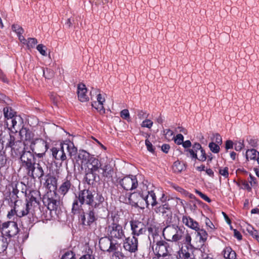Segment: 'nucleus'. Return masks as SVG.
<instances>
[{
  "instance_id": "obj_31",
  "label": "nucleus",
  "mask_w": 259,
  "mask_h": 259,
  "mask_svg": "<svg viewBox=\"0 0 259 259\" xmlns=\"http://www.w3.org/2000/svg\"><path fill=\"white\" fill-rule=\"evenodd\" d=\"M82 205L83 204H81V203H79V200L76 198V199L74 200L72 204L71 209L72 213L74 214L78 213L81 214V212L83 211L82 208Z\"/></svg>"
},
{
  "instance_id": "obj_44",
  "label": "nucleus",
  "mask_w": 259,
  "mask_h": 259,
  "mask_svg": "<svg viewBox=\"0 0 259 259\" xmlns=\"http://www.w3.org/2000/svg\"><path fill=\"white\" fill-rule=\"evenodd\" d=\"M103 103H98V106H96L97 103L96 102V101H95L92 103V107L96 109L101 113L103 114L105 113V109L103 106Z\"/></svg>"
},
{
  "instance_id": "obj_60",
  "label": "nucleus",
  "mask_w": 259,
  "mask_h": 259,
  "mask_svg": "<svg viewBox=\"0 0 259 259\" xmlns=\"http://www.w3.org/2000/svg\"><path fill=\"white\" fill-rule=\"evenodd\" d=\"M17 211H16V209L15 208V205H14V208L12 209L10 211H9L7 217L11 219L13 216H14L15 214L17 215Z\"/></svg>"
},
{
  "instance_id": "obj_39",
  "label": "nucleus",
  "mask_w": 259,
  "mask_h": 259,
  "mask_svg": "<svg viewBox=\"0 0 259 259\" xmlns=\"http://www.w3.org/2000/svg\"><path fill=\"white\" fill-rule=\"evenodd\" d=\"M3 149L4 146L0 144V168L4 166L7 162L6 156Z\"/></svg>"
},
{
  "instance_id": "obj_7",
  "label": "nucleus",
  "mask_w": 259,
  "mask_h": 259,
  "mask_svg": "<svg viewBox=\"0 0 259 259\" xmlns=\"http://www.w3.org/2000/svg\"><path fill=\"white\" fill-rule=\"evenodd\" d=\"M95 195V191L88 189L79 191L76 197L81 204H85L92 207V205L94 204Z\"/></svg>"
},
{
  "instance_id": "obj_57",
  "label": "nucleus",
  "mask_w": 259,
  "mask_h": 259,
  "mask_svg": "<svg viewBox=\"0 0 259 259\" xmlns=\"http://www.w3.org/2000/svg\"><path fill=\"white\" fill-rule=\"evenodd\" d=\"M219 173L225 178H227L229 175L228 168L227 167H224L223 169H220Z\"/></svg>"
},
{
  "instance_id": "obj_38",
  "label": "nucleus",
  "mask_w": 259,
  "mask_h": 259,
  "mask_svg": "<svg viewBox=\"0 0 259 259\" xmlns=\"http://www.w3.org/2000/svg\"><path fill=\"white\" fill-rule=\"evenodd\" d=\"M96 177L94 171H88L85 174L84 179L89 185H93L95 181Z\"/></svg>"
},
{
  "instance_id": "obj_61",
  "label": "nucleus",
  "mask_w": 259,
  "mask_h": 259,
  "mask_svg": "<svg viewBox=\"0 0 259 259\" xmlns=\"http://www.w3.org/2000/svg\"><path fill=\"white\" fill-rule=\"evenodd\" d=\"M234 232V236L236 237L237 239H238L239 240H240L242 239V235L241 233L237 231L236 229H233Z\"/></svg>"
},
{
  "instance_id": "obj_42",
  "label": "nucleus",
  "mask_w": 259,
  "mask_h": 259,
  "mask_svg": "<svg viewBox=\"0 0 259 259\" xmlns=\"http://www.w3.org/2000/svg\"><path fill=\"white\" fill-rule=\"evenodd\" d=\"M42 72L43 73V76L46 79H51L54 76V72L52 70L46 68V69H42Z\"/></svg>"
},
{
  "instance_id": "obj_36",
  "label": "nucleus",
  "mask_w": 259,
  "mask_h": 259,
  "mask_svg": "<svg viewBox=\"0 0 259 259\" xmlns=\"http://www.w3.org/2000/svg\"><path fill=\"white\" fill-rule=\"evenodd\" d=\"M257 156H259V152L254 149L247 150L246 152V158L247 160L256 159Z\"/></svg>"
},
{
  "instance_id": "obj_28",
  "label": "nucleus",
  "mask_w": 259,
  "mask_h": 259,
  "mask_svg": "<svg viewBox=\"0 0 259 259\" xmlns=\"http://www.w3.org/2000/svg\"><path fill=\"white\" fill-rule=\"evenodd\" d=\"M155 211L156 213H161L162 214L167 213V215H168L169 213L171 214V208L167 203H165L164 204L156 207L155 208Z\"/></svg>"
},
{
  "instance_id": "obj_54",
  "label": "nucleus",
  "mask_w": 259,
  "mask_h": 259,
  "mask_svg": "<svg viewBox=\"0 0 259 259\" xmlns=\"http://www.w3.org/2000/svg\"><path fill=\"white\" fill-rule=\"evenodd\" d=\"M184 137L182 134H178L175 138V142L178 145L182 144L183 142Z\"/></svg>"
},
{
  "instance_id": "obj_51",
  "label": "nucleus",
  "mask_w": 259,
  "mask_h": 259,
  "mask_svg": "<svg viewBox=\"0 0 259 259\" xmlns=\"http://www.w3.org/2000/svg\"><path fill=\"white\" fill-rule=\"evenodd\" d=\"M200 154L199 156H197V159L199 161H204L206 160L207 158L206 154L204 151V150L202 148L199 151Z\"/></svg>"
},
{
  "instance_id": "obj_49",
  "label": "nucleus",
  "mask_w": 259,
  "mask_h": 259,
  "mask_svg": "<svg viewBox=\"0 0 259 259\" xmlns=\"http://www.w3.org/2000/svg\"><path fill=\"white\" fill-rule=\"evenodd\" d=\"M36 49L41 55L44 56H47V48L45 46L43 45L42 44H39L37 46Z\"/></svg>"
},
{
  "instance_id": "obj_1",
  "label": "nucleus",
  "mask_w": 259,
  "mask_h": 259,
  "mask_svg": "<svg viewBox=\"0 0 259 259\" xmlns=\"http://www.w3.org/2000/svg\"><path fill=\"white\" fill-rule=\"evenodd\" d=\"M164 238L170 242H178L181 245H191V237L184 227L169 225L163 230Z\"/></svg>"
},
{
  "instance_id": "obj_53",
  "label": "nucleus",
  "mask_w": 259,
  "mask_h": 259,
  "mask_svg": "<svg viewBox=\"0 0 259 259\" xmlns=\"http://www.w3.org/2000/svg\"><path fill=\"white\" fill-rule=\"evenodd\" d=\"M244 147L243 141H239L235 143V150L236 151H240Z\"/></svg>"
},
{
  "instance_id": "obj_6",
  "label": "nucleus",
  "mask_w": 259,
  "mask_h": 259,
  "mask_svg": "<svg viewBox=\"0 0 259 259\" xmlns=\"http://www.w3.org/2000/svg\"><path fill=\"white\" fill-rule=\"evenodd\" d=\"M30 148L38 158H42L48 149L47 142L40 138H36L34 141H32Z\"/></svg>"
},
{
  "instance_id": "obj_62",
  "label": "nucleus",
  "mask_w": 259,
  "mask_h": 259,
  "mask_svg": "<svg viewBox=\"0 0 259 259\" xmlns=\"http://www.w3.org/2000/svg\"><path fill=\"white\" fill-rule=\"evenodd\" d=\"M233 142L231 140H227L226 142L225 148L227 150L233 148Z\"/></svg>"
},
{
  "instance_id": "obj_2",
  "label": "nucleus",
  "mask_w": 259,
  "mask_h": 259,
  "mask_svg": "<svg viewBox=\"0 0 259 259\" xmlns=\"http://www.w3.org/2000/svg\"><path fill=\"white\" fill-rule=\"evenodd\" d=\"M148 238L150 243L153 244L152 247L158 255L157 256L164 257L170 256V252L171 248L167 242L163 240H161L160 236L159 234L157 229L154 227L151 226L148 227Z\"/></svg>"
},
{
  "instance_id": "obj_13",
  "label": "nucleus",
  "mask_w": 259,
  "mask_h": 259,
  "mask_svg": "<svg viewBox=\"0 0 259 259\" xmlns=\"http://www.w3.org/2000/svg\"><path fill=\"white\" fill-rule=\"evenodd\" d=\"M15 208L17 211V216L21 218L27 215L30 209V206H32L31 202L23 203L22 202L16 201L15 202Z\"/></svg>"
},
{
  "instance_id": "obj_30",
  "label": "nucleus",
  "mask_w": 259,
  "mask_h": 259,
  "mask_svg": "<svg viewBox=\"0 0 259 259\" xmlns=\"http://www.w3.org/2000/svg\"><path fill=\"white\" fill-rule=\"evenodd\" d=\"M45 203H47L48 208L50 210H54L57 208L59 201L53 197H48Z\"/></svg>"
},
{
  "instance_id": "obj_58",
  "label": "nucleus",
  "mask_w": 259,
  "mask_h": 259,
  "mask_svg": "<svg viewBox=\"0 0 259 259\" xmlns=\"http://www.w3.org/2000/svg\"><path fill=\"white\" fill-rule=\"evenodd\" d=\"M215 143L221 145L222 143V139L221 136L219 134H215L214 135Z\"/></svg>"
},
{
  "instance_id": "obj_37",
  "label": "nucleus",
  "mask_w": 259,
  "mask_h": 259,
  "mask_svg": "<svg viewBox=\"0 0 259 259\" xmlns=\"http://www.w3.org/2000/svg\"><path fill=\"white\" fill-rule=\"evenodd\" d=\"M9 244L8 240L4 236H0V253L6 251Z\"/></svg>"
},
{
  "instance_id": "obj_12",
  "label": "nucleus",
  "mask_w": 259,
  "mask_h": 259,
  "mask_svg": "<svg viewBox=\"0 0 259 259\" xmlns=\"http://www.w3.org/2000/svg\"><path fill=\"white\" fill-rule=\"evenodd\" d=\"M23 121L19 115L15 116L12 119H10L6 122V125L8 128L13 132H17L21 129Z\"/></svg>"
},
{
  "instance_id": "obj_24",
  "label": "nucleus",
  "mask_w": 259,
  "mask_h": 259,
  "mask_svg": "<svg viewBox=\"0 0 259 259\" xmlns=\"http://www.w3.org/2000/svg\"><path fill=\"white\" fill-rule=\"evenodd\" d=\"M86 166L88 171L95 172L101 168V163L98 159L92 157L89 162H87Z\"/></svg>"
},
{
  "instance_id": "obj_48",
  "label": "nucleus",
  "mask_w": 259,
  "mask_h": 259,
  "mask_svg": "<svg viewBox=\"0 0 259 259\" xmlns=\"http://www.w3.org/2000/svg\"><path fill=\"white\" fill-rule=\"evenodd\" d=\"M37 43V39L35 38H29L27 41L26 45L29 49L33 48Z\"/></svg>"
},
{
  "instance_id": "obj_19",
  "label": "nucleus",
  "mask_w": 259,
  "mask_h": 259,
  "mask_svg": "<svg viewBox=\"0 0 259 259\" xmlns=\"http://www.w3.org/2000/svg\"><path fill=\"white\" fill-rule=\"evenodd\" d=\"M29 175L33 179L40 178L44 176V172L42 166L39 163H34L32 167L27 169Z\"/></svg>"
},
{
  "instance_id": "obj_20",
  "label": "nucleus",
  "mask_w": 259,
  "mask_h": 259,
  "mask_svg": "<svg viewBox=\"0 0 259 259\" xmlns=\"http://www.w3.org/2000/svg\"><path fill=\"white\" fill-rule=\"evenodd\" d=\"M71 176L67 175L63 181L59 188V192L61 195H65L70 189L73 188V185L71 182Z\"/></svg>"
},
{
  "instance_id": "obj_40",
  "label": "nucleus",
  "mask_w": 259,
  "mask_h": 259,
  "mask_svg": "<svg viewBox=\"0 0 259 259\" xmlns=\"http://www.w3.org/2000/svg\"><path fill=\"white\" fill-rule=\"evenodd\" d=\"M196 231L197 232V235L199 236L200 240L204 243L207 238V232L203 229H200V228L199 230Z\"/></svg>"
},
{
  "instance_id": "obj_34",
  "label": "nucleus",
  "mask_w": 259,
  "mask_h": 259,
  "mask_svg": "<svg viewBox=\"0 0 259 259\" xmlns=\"http://www.w3.org/2000/svg\"><path fill=\"white\" fill-rule=\"evenodd\" d=\"M101 169L102 170V174L103 177L108 179L112 178L113 170L109 165H105Z\"/></svg>"
},
{
  "instance_id": "obj_59",
  "label": "nucleus",
  "mask_w": 259,
  "mask_h": 259,
  "mask_svg": "<svg viewBox=\"0 0 259 259\" xmlns=\"http://www.w3.org/2000/svg\"><path fill=\"white\" fill-rule=\"evenodd\" d=\"M247 231L249 234H250L253 237L256 238L258 235L257 231L254 230L253 228L247 229Z\"/></svg>"
},
{
  "instance_id": "obj_14",
  "label": "nucleus",
  "mask_w": 259,
  "mask_h": 259,
  "mask_svg": "<svg viewBox=\"0 0 259 259\" xmlns=\"http://www.w3.org/2000/svg\"><path fill=\"white\" fill-rule=\"evenodd\" d=\"M138 240L136 237L133 236L126 238L123 242L124 249L131 253L138 250Z\"/></svg>"
},
{
  "instance_id": "obj_50",
  "label": "nucleus",
  "mask_w": 259,
  "mask_h": 259,
  "mask_svg": "<svg viewBox=\"0 0 259 259\" xmlns=\"http://www.w3.org/2000/svg\"><path fill=\"white\" fill-rule=\"evenodd\" d=\"M153 122L150 119H145L141 123V126L150 128L153 125Z\"/></svg>"
},
{
  "instance_id": "obj_35",
  "label": "nucleus",
  "mask_w": 259,
  "mask_h": 259,
  "mask_svg": "<svg viewBox=\"0 0 259 259\" xmlns=\"http://www.w3.org/2000/svg\"><path fill=\"white\" fill-rule=\"evenodd\" d=\"M185 169V165L184 163L179 160L175 161L172 166V170L175 173H180Z\"/></svg>"
},
{
  "instance_id": "obj_26",
  "label": "nucleus",
  "mask_w": 259,
  "mask_h": 259,
  "mask_svg": "<svg viewBox=\"0 0 259 259\" xmlns=\"http://www.w3.org/2000/svg\"><path fill=\"white\" fill-rule=\"evenodd\" d=\"M202 149V147L199 143H195L192 146V149H188L185 150V152L187 153L188 155V153L190 154V156L192 158H197V152H199Z\"/></svg>"
},
{
  "instance_id": "obj_32",
  "label": "nucleus",
  "mask_w": 259,
  "mask_h": 259,
  "mask_svg": "<svg viewBox=\"0 0 259 259\" xmlns=\"http://www.w3.org/2000/svg\"><path fill=\"white\" fill-rule=\"evenodd\" d=\"M45 184L48 189L51 190V189L55 190L57 188V179L53 177H49L46 181Z\"/></svg>"
},
{
  "instance_id": "obj_16",
  "label": "nucleus",
  "mask_w": 259,
  "mask_h": 259,
  "mask_svg": "<svg viewBox=\"0 0 259 259\" xmlns=\"http://www.w3.org/2000/svg\"><path fill=\"white\" fill-rule=\"evenodd\" d=\"M20 159L22 163V166L25 167L26 169L31 168L32 164L34 162V155L29 151H25L20 156Z\"/></svg>"
},
{
  "instance_id": "obj_55",
  "label": "nucleus",
  "mask_w": 259,
  "mask_h": 259,
  "mask_svg": "<svg viewBox=\"0 0 259 259\" xmlns=\"http://www.w3.org/2000/svg\"><path fill=\"white\" fill-rule=\"evenodd\" d=\"M145 145L147 147V150L152 153L154 152V148L153 147L152 143L148 140H145Z\"/></svg>"
},
{
  "instance_id": "obj_4",
  "label": "nucleus",
  "mask_w": 259,
  "mask_h": 259,
  "mask_svg": "<svg viewBox=\"0 0 259 259\" xmlns=\"http://www.w3.org/2000/svg\"><path fill=\"white\" fill-rule=\"evenodd\" d=\"M105 231L106 235L113 241L122 240L125 237L122 226L118 223L115 218L112 219V222L108 223Z\"/></svg>"
},
{
  "instance_id": "obj_33",
  "label": "nucleus",
  "mask_w": 259,
  "mask_h": 259,
  "mask_svg": "<svg viewBox=\"0 0 259 259\" xmlns=\"http://www.w3.org/2000/svg\"><path fill=\"white\" fill-rule=\"evenodd\" d=\"M224 256L226 259H236V252L230 247H226L224 251Z\"/></svg>"
},
{
  "instance_id": "obj_21",
  "label": "nucleus",
  "mask_w": 259,
  "mask_h": 259,
  "mask_svg": "<svg viewBox=\"0 0 259 259\" xmlns=\"http://www.w3.org/2000/svg\"><path fill=\"white\" fill-rule=\"evenodd\" d=\"M191 245H186L182 247L179 251V259H195V257L192 251L189 249L188 246Z\"/></svg>"
},
{
  "instance_id": "obj_11",
  "label": "nucleus",
  "mask_w": 259,
  "mask_h": 259,
  "mask_svg": "<svg viewBox=\"0 0 259 259\" xmlns=\"http://www.w3.org/2000/svg\"><path fill=\"white\" fill-rule=\"evenodd\" d=\"M120 184L125 190H133L137 188L138 180L135 176L129 175L120 180Z\"/></svg>"
},
{
  "instance_id": "obj_52",
  "label": "nucleus",
  "mask_w": 259,
  "mask_h": 259,
  "mask_svg": "<svg viewBox=\"0 0 259 259\" xmlns=\"http://www.w3.org/2000/svg\"><path fill=\"white\" fill-rule=\"evenodd\" d=\"M120 116L122 118H123L124 119H126L128 121V120L130 119V114H129L128 110L127 109L122 110L120 112Z\"/></svg>"
},
{
  "instance_id": "obj_47",
  "label": "nucleus",
  "mask_w": 259,
  "mask_h": 259,
  "mask_svg": "<svg viewBox=\"0 0 259 259\" xmlns=\"http://www.w3.org/2000/svg\"><path fill=\"white\" fill-rule=\"evenodd\" d=\"M111 256V259H124L125 258L123 254L119 251H114Z\"/></svg>"
},
{
  "instance_id": "obj_10",
  "label": "nucleus",
  "mask_w": 259,
  "mask_h": 259,
  "mask_svg": "<svg viewBox=\"0 0 259 259\" xmlns=\"http://www.w3.org/2000/svg\"><path fill=\"white\" fill-rule=\"evenodd\" d=\"M112 239L107 235L106 237H102L99 240V247L101 250L109 252H113L117 249L116 243L112 241Z\"/></svg>"
},
{
  "instance_id": "obj_15",
  "label": "nucleus",
  "mask_w": 259,
  "mask_h": 259,
  "mask_svg": "<svg viewBox=\"0 0 259 259\" xmlns=\"http://www.w3.org/2000/svg\"><path fill=\"white\" fill-rule=\"evenodd\" d=\"M131 229L132 234L134 236H139L145 233L148 231V228L146 227L143 223L139 221L131 222Z\"/></svg>"
},
{
  "instance_id": "obj_18",
  "label": "nucleus",
  "mask_w": 259,
  "mask_h": 259,
  "mask_svg": "<svg viewBox=\"0 0 259 259\" xmlns=\"http://www.w3.org/2000/svg\"><path fill=\"white\" fill-rule=\"evenodd\" d=\"M87 219H86V215L83 211H82V213L80 214L79 217L81 224L84 226H90L97 220L95 212L93 208L90 209L89 212L87 213Z\"/></svg>"
},
{
  "instance_id": "obj_29",
  "label": "nucleus",
  "mask_w": 259,
  "mask_h": 259,
  "mask_svg": "<svg viewBox=\"0 0 259 259\" xmlns=\"http://www.w3.org/2000/svg\"><path fill=\"white\" fill-rule=\"evenodd\" d=\"M5 122L9 119L17 116L16 112L10 107H6L3 109Z\"/></svg>"
},
{
  "instance_id": "obj_56",
  "label": "nucleus",
  "mask_w": 259,
  "mask_h": 259,
  "mask_svg": "<svg viewBox=\"0 0 259 259\" xmlns=\"http://www.w3.org/2000/svg\"><path fill=\"white\" fill-rule=\"evenodd\" d=\"M195 192L197 194H198L201 197V198H202L203 199H204L206 201H207L208 202H210L211 201L210 199L208 197H207L206 195H205L204 194L202 193L200 191H198L197 190H195Z\"/></svg>"
},
{
  "instance_id": "obj_3",
  "label": "nucleus",
  "mask_w": 259,
  "mask_h": 259,
  "mask_svg": "<svg viewBox=\"0 0 259 259\" xmlns=\"http://www.w3.org/2000/svg\"><path fill=\"white\" fill-rule=\"evenodd\" d=\"M67 151L70 157L76 155L77 149L74 143L70 140H66L61 144L60 149L54 147L52 149V155L55 159L63 161L67 158L65 153Z\"/></svg>"
},
{
  "instance_id": "obj_45",
  "label": "nucleus",
  "mask_w": 259,
  "mask_h": 259,
  "mask_svg": "<svg viewBox=\"0 0 259 259\" xmlns=\"http://www.w3.org/2000/svg\"><path fill=\"white\" fill-rule=\"evenodd\" d=\"M61 259H76L75 253L72 251H66Z\"/></svg>"
},
{
  "instance_id": "obj_27",
  "label": "nucleus",
  "mask_w": 259,
  "mask_h": 259,
  "mask_svg": "<svg viewBox=\"0 0 259 259\" xmlns=\"http://www.w3.org/2000/svg\"><path fill=\"white\" fill-rule=\"evenodd\" d=\"M91 157L90 153L85 150H79L77 155V160H80L81 165L84 164L86 165L87 162H89Z\"/></svg>"
},
{
  "instance_id": "obj_5",
  "label": "nucleus",
  "mask_w": 259,
  "mask_h": 259,
  "mask_svg": "<svg viewBox=\"0 0 259 259\" xmlns=\"http://www.w3.org/2000/svg\"><path fill=\"white\" fill-rule=\"evenodd\" d=\"M140 189L142 190L144 202L146 203L147 207L149 205L153 207L157 204L154 187L152 184L145 181L140 184Z\"/></svg>"
},
{
  "instance_id": "obj_43",
  "label": "nucleus",
  "mask_w": 259,
  "mask_h": 259,
  "mask_svg": "<svg viewBox=\"0 0 259 259\" xmlns=\"http://www.w3.org/2000/svg\"><path fill=\"white\" fill-rule=\"evenodd\" d=\"M208 147L211 152L214 153H218L219 152L220 148L219 144H216L213 142H210L209 144Z\"/></svg>"
},
{
  "instance_id": "obj_23",
  "label": "nucleus",
  "mask_w": 259,
  "mask_h": 259,
  "mask_svg": "<svg viewBox=\"0 0 259 259\" xmlns=\"http://www.w3.org/2000/svg\"><path fill=\"white\" fill-rule=\"evenodd\" d=\"M19 134L22 140L26 142H29L30 143L32 141H34L33 139L34 134L29 129L26 127H22L19 131Z\"/></svg>"
},
{
  "instance_id": "obj_22",
  "label": "nucleus",
  "mask_w": 259,
  "mask_h": 259,
  "mask_svg": "<svg viewBox=\"0 0 259 259\" xmlns=\"http://www.w3.org/2000/svg\"><path fill=\"white\" fill-rule=\"evenodd\" d=\"M87 88L85 84L79 83L77 85V96L79 100L82 102L88 101L89 97L87 94Z\"/></svg>"
},
{
  "instance_id": "obj_41",
  "label": "nucleus",
  "mask_w": 259,
  "mask_h": 259,
  "mask_svg": "<svg viewBox=\"0 0 259 259\" xmlns=\"http://www.w3.org/2000/svg\"><path fill=\"white\" fill-rule=\"evenodd\" d=\"M104 201V198L103 196L101 194L97 193L96 196V201L94 200V204L92 205V207H98Z\"/></svg>"
},
{
  "instance_id": "obj_25",
  "label": "nucleus",
  "mask_w": 259,
  "mask_h": 259,
  "mask_svg": "<svg viewBox=\"0 0 259 259\" xmlns=\"http://www.w3.org/2000/svg\"><path fill=\"white\" fill-rule=\"evenodd\" d=\"M182 222L186 226L195 231L199 230V227L198 223L190 217L184 215L182 218Z\"/></svg>"
},
{
  "instance_id": "obj_46",
  "label": "nucleus",
  "mask_w": 259,
  "mask_h": 259,
  "mask_svg": "<svg viewBox=\"0 0 259 259\" xmlns=\"http://www.w3.org/2000/svg\"><path fill=\"white\" fill-rule=\"evenodd\" d=\"M12 29L13 31L17 34L18 35L22 34L24 32V30L22 27L17 24H13L12 26Z\"/></svg>"
},
{
  "instance_id": "obj_17",
  "label": "nucleus",
  "mask_w": 259,
  "mask_h": 259,
  "mask_svg": "<svg viewBox=\"0 0 259 259\" xmlns=\"http://www.w3.org/2000/svg\"><path fill=\"white\" fill-rule=\"evenodd\" d=\"M128 199L132 205L135 207H141L144 203L142 190L141 189L139 192H135L131 194Z\"/></svg>"
},
{
  "instance_id": "obj_63",
  "label": "nucleus",
  "mask_w": 259,
  "mask_h": 259,
  "mask_svg": "<svg viewBox=\"0 0 259 259\" xmlns=\"http://www.w3.org/2000/svg\"><path fill=\"white\" fill-rule=\"evenodd\" d=\"M170 148V146L168 144H163L161 146V150L162 151L165 153H167Z\"/></svg>"
},
{
  "instance_id": "obj_8",
  "label": "nucleus",
  "mask_w": 259,
  "mask_h": 259,
  "mask_svg": "<svg viewBox=\"0 0 259 259\" xmlns=\"http://www.w3.org/2000/svg\"><path fill=\"white\" fill-rule=\"evenodd\" d=\"M15 137L10 135L8 146L11 148V155L13 157L20 156L25 150L24 143L20 141H15Z\"/></svg>"
},
{
  "instance_id": "obj_9",
  "label": "nucleus",
  "mask_w": 259,
  "mask_h": 259,
  "mask_svg": "<svg viewBox=\"0 0 259 259\" xmlns=\"http://www.w3.org/2000/svg\"><path fill=\"white\" fill-rule=\"evenodd\" d=\"M0 229L3 234L9 237L15 236L19 232L17 224L14 221L3 223L0 226Z\"/></svg>"
},
{
  "instance_id": "obj_64",
  "label": "nucleus",
  "mask_w": 259,
  "mask_h": 259,
  "mask_svg": "<svg viewBox=\"0 0 259 259\" xmlns=\"http://www.w3.org/2000/svg\"><path fill=\"white\" fill-rule=\"evenodd\" d=\"M79 259H95V257L93 255L86 254L81 256Z\"/></svg>"
}]
</instances>
